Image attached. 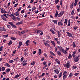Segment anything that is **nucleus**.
<instances>
[{
    "label": "nucleus",
    "mask_w": 80,
    "mask_h": 80,
    "mask_svg": "<svg viewBox=\"0 0 80 80\" xmlns=\"http://www.w3.org/2000/svg\"><path fill=\"white\" fill-rule=\"evenodd\" d=\"M3 50V46H1L0 48V51H2Z\"/></svg>",
    "instance_id": "a18cd8bd"
},
{
    "label": "nucleus",
    "mask_w": 80,
    "mask_h": 80,
    "mask_svg": "<svg viewBox=\"0 0 80 80\" xmlns=\"http://www.w3.org/2000/svg\"><path fill=\"white\" fill-rule=\"evenodd\" d=\"M44 44L45 46H46L47 47H49L50 46V44H48V43H47V42H44Z\"/></svg>",
    "instance_id": "2eb2a0df"
},
{
    "label": "nucleus",
    "mask_w": 80,
    "mask_h": 80,
    "mask_svg": "<svg viewBox=\"0 0 80 80\" xmlns=\"http://www.w3.org/2000/svg\"><path fill=\"white\" fill-rule=\"evenodd\" d=\"M11 40H17V38H16L13 37H11Z\"/></svg>",
    "instance_id": "bb28decb"
},
{
    "label": "nucleus",
    "mask_w": 80,
    "mask_h": 80,
    "mask_svg": "<svg viewBox=\"0 0 80 80\" xmlns=\"http://www.w3.org/2000/svg\"><path fill=\"white\" fill-rule=\"evenodd\" d=\"M57 43L58 45H60V41H57Z\"/></svg>",
    "instance_id": "052dcab7"
},
{
    "label": "nucleus",
    "mask_w": 80,
    "mask_h": 80,
    "mask_svg": "<svg viewBox=\"0 0 80 80\" xmlns=\"http://www.w3.org/2000/svg\"><path fill=\"white\" fill-rule=\"evenodd\" d=\"M63 21H64V19H62L61 20V22L62 23H63Z\"/></svg>",
    "instance_id": "774afa93"
},
{
    "label": "nucleus",
    "mask_w": 80,
    "mask_h": 80,
    "mask_svg": "<svg viewBox=\"0 0 80 80\" xmlns=\"http://www.w3.org/2000/svg\"><path fill=\"white\" fill-rule=\"evenodd\" d=\"M14 14L15 15H16V16H17V17H20V15L19 14V13H18V12L14 13Z\"/></svg>",
    "instance_id": "6e6552de"
},
{
    "label": "nucleus",
    "mask_w": 80,
    "mask_h": 80,
    "mask_svg": "<svg viewBox=\"0 0 80 80\" xmlns=\"http://www.w3.org/2000/svg\"><path fill=\"white\" fill-rule=\"evenodd\" d=\"M28 50V49L27 48L24 50L25 52H27Z\"/></svg>",
    "instance_id": "603ef678"
},
{
    "label": "nucleus",
    "mask_w": 80,
    "mask_h": 80,
    "mask_svg": "<svg viewBox=\"0 0 80 80\" xmlns=\"http://www.w3.org/2000/svg\"><path fill=\"white\" fill-rule=\"evenodd\" d=\"M28 43H29V40H27L26 42V43L27 45H28Z\"/></svg>",
    "instance_id": "7c9ffc66"
},
{
    "label": "nucleus",
    "mask_w": 80,
    "mask_h": 80,
    "mask_svg": "<svg viewBox=\"0 0 80 80\" xmlns=\"http://www.w3.org/2000/svg\"><path fill=\"white\" fill-rule=\"evenodd\" d=\"M58 25L62 26L63 25V24H62V23L61 22H58Z\"/></svg>",
    "instance_id": "4be33fe9"
},
{
    "label": "nucleus",
    "mask_w": 80,
    "mask_h": 80,
    "mask_svg": "<svg viewBox=\"0 0 80 80\" xmlns=\"http://www.w3.org/2000/svg\"><path fill=\"white\" fill-rule=\"evenodd\" d=\"M57 53H58V55H61V53L59 51L57 52Z\"/></svg>",
    "instance_id": "a19ab883"
},
{
    "label": "nucleus",
    "mask_w": 80,
    "mask_h": 80,
    "mask_svg": "<svg viewBox=\"0 0 80 80\" xmlns=\"http://www.w3.org/2000/svg\"><path fill=\"white\" fill-rule=\"evenodd\" d=\"M19 45L20 46H21V45H22V42H20L19 43Z\"/></svg>",
    "instance_id": "09e8293b"
},
{
    "label": "nucleus",
    "mask_w": 80,
    "mask_h": 80,
    "mask_svg": "<svg viewBox=\"0 0 80 80\" xmlns=\"http://www.w3.org/2000/svg\"><path fill=\"white\" fill-rule=\"evenodd\" d=\"M11 16H12L11 17L12 19L13 20H16V17L14 16L13 13H12L11 14Z\"/></svg>",
    "instance_id": "7ed1b4c3"
},
{
    "label": "nucleus",
    "mask_w": 80,
    "mask_h": 80,
    "mask_svg": "<svg viewBox=\"0 0 80 80\" xmlns=\"http://www.w3.org/2000/svg\"><path fill=\"white\" fill-rule=\"evenodd\" d=\"M3 37L5 38V37H8V34L4 35L3 36Z\"/></svg>",
    "instance_id": "e433bc0d"
},
{
    "label": "nucleus",
    "mask_w": 80,
    "mask_h": 80,
    "mask_svg": "<svg viewBox=\"0 0 80 80\" xmlns=\"http://www.w3.org/2000/svg\"><path fill=\"white\" fill-rule=\"evenodd\" d=\"M72 76H73V74L71 73H70L69 74V77H72Z\"/></svg>",
    "instance_id": "8fccbe9b"
},
{
    "label": "nucleus",
    "mask_w": 80,
    "mask_h": 80,
    "mask_svg": "<svg viewBox=\"0 0 80 80\" xmlns=\"http://www.w3.org/2000/svg\"><path fill=\"white\" fill-rule=\"evenodd\" d=\"M58 11H56V14H55V17H57L58 15Z\"/></svg>",
    "instance_id": "412c9836"
},
{
    "label": "nucleus",
    "mask_w": 80,
    "mask_h": 80,
    "mask_svg": "<svg viewBox=\"0 0 80 80\" xmlns=\"http://www.w3.org/2000/svg\"><path fill=\"white\" fill-rule=\"evenodd\" d=\"M59 2L58 0H55V3L56 4H57L58 3V2Z\"/></svg>",
    "instance_id": "c85d7f7f"
},
{
    "label": "nucleus",
    "mask_w": 80,
    "mask_h": 80,
    "mask_svg": "<svg viewBox=\"0 0 80 80\" xmlns=\"http://www.w3.org/2000/svg\"><path fill=\"white\" fill-rule=\"evenodd\" d=\"M50 53H51L52 55H53L54 56H55V54L53 53L52 52V51H50Z\"/></svg>",
    "instance_id": "c756f323"
},
{
    "label": "nucleus",
    "mask_w": 80,
    "mask_h": 80,
    "mask_svg": "<svg viewBox=\"0 0 80 80\" xmlns=\"http://www.w3.org/2000/svg\"><path fill=\"white\" fill-rule=\"evenodd\" d=\"M62 72H61L59 74V78H61V77H62Z\"/></svg>",
    "instance_id": "c9c22d12"
},
{
    "label": "nucleus",
    "mask_w": 80,
    "mask_h": 80,
    "mask_svg": "<svg viewBox=\"0 0 80 80\" xmlns=\"http://www.w3.org/2000/svg\"><path fill=\"white\" fill-rule=\"evenodd\" d=\"M13 33H17V30H14L13 31Z\"/></svg>",
    "instance_id": "de8ad7c7"
},
{
    "label": "nucleus",
    "mask_w": 80,
    "mask_h": 80,
    "mask_svg": "<svg viewBox=\"0 0 80 80\" xmlns=\"http://www.w3.org/2000/svg\"><path fill=\"white\" fill-rule=\"evenodd\" d=\"M75 47H76V45H75V43L74 42L73 43V48H75Z\"/></svg>",
    "instance_id": "a878e982"
},
{
    "label": "nucleus",
    "mask_w": 80,
    "mask_h": 80,
    "mask_svg": "<svg viewBox=\"0 0 80 80\" xmlns=\"http://www.w3.org/2000/svg\"><path fill=\"white\" fill-rule=\"evenodd\" d=\"M50 30L51 32H52V33L53 34H55V32H54V31H53L52 29H50Z\"/></svg>",
    "instance_id": "4c0bfd02"
},
{
    "label": "nucleus",
    "mask_w": 80,
    "mask_h": 80,
    "mask_svg": "<svg viewBox=\"0 0 80 80\" xmlns=\"http://www.w3.org/2000/svg\"><path fill=\"white\" fill-rule=\"evenodd\" d=\"M63 65L64 67H66L67 68H68L70 67V63H67L66 64H64Z\"/></svg>",
    "instance_id": "f257e3e1"
},
{
    "label": "nucleus",
    "mask_w": 80,
    "mask_h": 80,
    "mask_svg": "<svg viewBox=\"0 0 80 80\" xmlns=\"http://www.w3.org/2000/svg\"><path fill=\"white\" fill-rule=\"evenodd\" d=\"M8 24L10 25L11 26L13 24V23L12 22H8Z\"/></svg>",
    "instance_id": "b1692460"
},
{
    "label": "nucleus",
    "mask_w": 80,
    "mask_h": 80,
    "mask_svg": "<svg viewBox=\"0 0 80 80\" xmlns=\"http://www.w3.org/2000/svg\"><path fill=\"white\" fill-rule=\"evenodd\" d=\"M1 18H2V19H3V20H4V21H6V20H7L6 19V18H5V17H4V16H3L2 15Z\"/></svg>",
    "instance_id": "4468645a"
},
{
    "label": "nucleus",
    "mask_w": 80,
    "mask_h": 80,
    "mask_svg": "<svg viewBox=\"0 0 80 80\" xmlns=\"http://www.w3.org/2000/svg\"><path fill=\"white\" fill-rule=\"evenodd\" d=\"M58 37H60V35H61V34H60V31H58Z\"/></svg>",
    "instance_id": "cd10ccee"
},
{
    "label": "nucleus",
    "mask_w": 80,
    "mask_h": 80,
    "mask_svg": "<svg viewBox=\"0 0 80 80\" xmlns=\"http://www.w3.org/2000/svg\"><path fill=\"white\" fill-rule=\"evenodd\" d=\"M39 52H38V54L39 55H40V54L42 53V50L40 49H38Z\"/></svg>",
    "instance_id": "f8f14e48"
},
{
    "label": "nucleus",
    "mask_w": 80,
    "mask_h": 80,
    "mask_svg": "<svg viewBox=\"0 0 80 80\" xmlns=\"http://www.w3.org/2000/svg\"><path fill=\"white\" fill-rule=\"evenodd\" d=\"M44 56L46 58H47L48 57V56H47V54L45 53L44 54Z\"/></svg>",
    "instance_id": "6e6d98bb"
},
{
    "label": "nucleus",
    "mask_w": 80,
    "mask_h": 80,
    "mask_svg": "<svg viewBox=\"0 0 80 80\" xmlns=\"http://www.w3.org/2000/svg\"><path fill=\"white\" fill-rule=\"evenodd\" d=\"M36 8H32V11H33V10H35V9Z\"/></svg>",
    "instance_id": "4d7b16f0"
},
{
    "label": "nucleus",
    "mask_w": 80,
    "mask_h": 80,
    "mask_svg": "<svg viewBox=\"0 0 80 80\" xmlns=\"http://www.w3.org/2000/svg\"><path fill=\"white\" fill-rule=\"evenodd\" d=\"M18 33H19V35H20V36H22V34L21 33V32L20 31H19L18 32Z\"/></svg>",
    "instance_id": "864d4df0"
},
{
    "label": "nucleus",
    "mask_w": 80,
    "mask_h": 80,
    "mask_svg": "<svg viewBox=\"0 0 80 80\" xmlns=\"http://www.w3.org/2000/svg\"><path fill=\"white\" fill-rule=\"evenodd\" d=\"M0 31L2 32H5L6 29L3 27H0Z\"/></svg>",
    "instance_id": "f03ea898"
},
{
    "label": "nucleus",
    "mask_w": 80,
    "mask_h": 80,
    "mask_svg": "<svg viewBox=\"0 0 80 80\" xmlns=\"http://www.w3.org/2000/svg\"><path fill=\"white\" fill-rule=\"evenodd\" d=\"M72 57V55L71 54H70L68 56V58H70Z\"/></svg>",
    "instance_id": "49530a36"
},
{
    "label": "nucleus",
    "mask_w": 80,
    "mask_h": 80,
    "mask_svg": "<svg viewBox=\"0 0 80 80\" xmlns=\"http://www.w3.org/2000/svg\"><path fill=\"white\" fill-rule=\"evenodd\" d=\"M36 51H33L32 52V53L33 54H35V53H36Z\"/></svg>",
    "instance_id": "338daca9"
},
{
    "label": "nucleus",
    "mask_w": 80,
    "mask_h": 80,
    "mask_svg": "<svg viewBox=\"0 0 80 80\" xmlns=\"http://www.w3.org/2000/svg\"><path fill=\"white\" fill-rule=\"evenodd\" d=\"M79 59L77 57H76L74 58V61L75 62H77L78 61Z\"/></svg>",
    "instance_id": "0eeeda50"
},
{
    "label": "nucleus",
    "mask_w": 80,
    "mask_h": 80,
    "mask_svg": "<svg viewBox=\"0 0 80 80\" xmlns=\"http://www.w3.org/2000/svg\"><path fill=\"white\" fill-rule=\"evenodd\" d=\"M52 22H54V23H55V24H57V20H53L52 21Z\"/></svg>",
    "instance_id": "6ab92c4d"
},
{
    "label": "nucleus",
    "mask_w": 80,
    "mask_h": 80,
    "mask_svg": "<svg viewBox=\"0 0 80 80\" xmlns=\"http://www.w3.org/2000/svg\"><path fill=\"white\" fill-rule=\"evenodd\" d=\"M13 61L12 60H11L9 61V63H13Z\"/></svg>",
    "instance_id": "69168bd1"
},
{
    "label": "nucleus",
    "mask_w": 80,
    "mask_h": 80,
    "mask_svg": "<svg viewBox=\"0 0 80 80\" xmlns=\"http://www.w3.org/2000/svg\"><path fill=\"white\" fill-rule=\"evenodd\" d=\"M67 71H65L63 73V75H66V74H67Z\"/></svg>",
    "instance_id": "37998d69"
},
{
    "label": "nucleus",
    "mask_w": 80,
    "mask_h": 80,
    "mask_svg": "<svg viewBox=\"0 0 80 80\" xmlns=\"http://www.w3.org/2000/svg\"><path fill=\"white\" fill-rule=\"evenodd\" d=\"M7 28H9V29L11 28V26L10 25H7Z\"/></svg>",
    "instance_id": "5701e85b"
},
{
    "label": "nucleus",
    "mask_w": 80,
    "mask_h": 80,
    "mask_svg": "<svg viewBox=\"0 0 80 80\" xmlns=\"http://www.w3.org/2000/svg\"><path fill=\"white\" fill-rule=\"evenodd\" d=\"M23 23V22L22 21L20 22H17L16 25H20V24H22V23Z\"/></svg>",
    "instance_id": "ddd939ff"
},
{
    "label": "nucleus",
    "mask_w": 80,
    "mask_h": 80,
    "mask_svg": "<svg viewBox=\"0 0 80 80\" xmlns=\"http://www.w3.org/2000/svg\"><path fill=\"white\" fill-rule=\"evenodd\" d=\"M12 43V40H10L9 42H8V45H10Z\"/></svg>",
    "instance_id": "393cba45"
},
{
    "label": "nucleus",
    "mask_w": 80,
    "mask_h": 80,
    "mask_svg": "<svg viewBox=\"0 0 80 80\" xmlns=\"http://www.w3.org/2000/svg\"><path fill=\"white\" fill-rule=\"evenodd\" d=\"M63 11H62L60 12L58 14V17H61V16H62V15H63Z\"/></svg>",
    "instance_id": "20e7f679"
},
{
    "label": "nucleus",
    "mask_w": 80,
    "mask_h": 80,
    "mask_svg": "<svg viewBox=\"0 0 80 80\" xmlns=\"http://www.w3.org/2000/svg\"><path fill=\"white\" fill-rule=\"evenodd\" d=\"M28 32V30H24L23 31L21 32V33L22 34H23L24 33H25V32Z\"/></svg>",
    "instance_id": "aec40b11"
},
{
    "label": "nucleus",
    "mask_w": 80,
    "mask_h": 80,
    "mask_svg": "<svg viewBox=\"0 0 80 80\" xmlns=\"http://www.w3.org/2000/svg\"><path fill=\"white\" fill-rule=\"evenodd\" d=\"M6 66H7V67H10V65H9V64L8 63H6Z\"/></svg>",
    "instance_id": "58836bf2"
},
{
    "label": "nucleus",
    "mask_w": 80,
    "mask_h": 80,
    "mask_svg": "<svg viewBox=\"0 0 80 80\" xmlns=\"http://www.w3.org/2000/svg\"><path fill=\"white\" fill-rule=\"evenodd\" d=\"M23 60V58H22L21 59V62H22Z\"/></svg>",
    "instance_id": "680f3d73"
},
{
    "label": "nucleus",
    "mask_w": 80,
    "mask_h": 80,
    "mask_svg": "<svg viewBox=\"0 0 80 80\" xmlns=\"http://www.w3.org/2000/svg\"><path fill=\"white\" fill-rule=\"evenodd\" d=\"M58 48H59V49L60 51V52H61L62 51V49L63 48H62V47L61 46L60 47H59L58 46Z\"/></svg>",
    "instance_id": "dca6fc26"
},
{
    "label": "nucleus",
    "mask_w": 80,
    "mask_h": 80,
    "mask_svg": "<svg viewBox=\"0 0 80 80\" xmlns=\"http://www.w3.org/2000/svg\"><path fill=\"white\" fill-rule=\"evenodd\" d=\"M5 67H2V71H5Z\"/></svg>",
    "instance_id": "3c124183"
},
{
    "label": "nucleus",
    "mask_w": 80,
    "mask_h": 80,
    "mask_svg": "<svg viewBox=\"0 0 80 80\" xmlns=\"http://www.w3.org/2000/svg\"><path fill=\"white\" fill-rule=\"evenodd\" d=\"M73 13H74V10H73L71 12V14L72 15H73Z\"/></svg>",
    "instance_id": "e2e57ef3"
},
{
    "label": "nucleus",
    "mask_w": 80,
    "mask_h": 80,
    "mask_svg": "<svg viewBox=\"0 0 80 80\" xmlns=\"http://www.w3.org/2000/svg\"><path fill=\"white\" fill-rule=\"evenodd\" d=\"M12 26V27H14V28H17V27L16 26H15V25H13V24Z\"/></svg>",
    "instance_id": "c03bdc74"
},
{
    "label": "nucleus",
    "mask_w": 80,
    "mask_h": 80,
    "mask_svg": "<svg viewBox=\"0 0 80 80\" xmlns=\"http://www.w3.org/2000/svg\"><path fill=\"white\" fill-rule=\"evenodd\" d=\"M35 62L33 61L31 63V65H35Z\"/></svg>",
    "instance_id": "473e14b6"
},
{
    "label": "nucleus",
    "mask_w": 80,
    "mask_h": 80,
    "mask_svg": "<svg viewBox=\"0 0 80 80\" xmlns=\"http://www.w3.org/2000/svg\"><path fill=\"white\" fill-rule=\"evenodd\" d=\"M56 62H57L58 64H60V61H59L57 59H56Z\"/></svg>",
    "instance_id": "f3484780"
},
{
    "label": "nucleus",
    "mask_w": 80,
    "mask_h": 80,
    "mask_svg": "<svg viewBox=\"0 0 80 80\" xmlns=\"http://www.w3.org/2000/svg\"><path fill=\"white\" fill-rule=\"evenodd\" d=\"M27 64V60H24L22 62V65L23 66H25V65H26Z\"/></svg>",
    "instance_id": "39448f33"
},
{
    "label": "nucleus",
    "mask_w": 80,
    "mask_h": 80,
    "mask_svg": "<svg viewBox=\"0 0 80 80\" xmlns=\"http://www.w3.org/2000/svg\"><path fill=\"white\" fill-rule=\"evenodd\" d=\"M19 77V75L18 74H17L15 76V78H18Z\"/></svg>",
    "instance_id": "f704fd0d"
},
{
    "label": "nucleus",
    "mask_w": 80,
    "mask_h": 80,
    "mask_svg": "<svg viewBox=\"0 0 80 80\" xmlns=\"http://www.w3.org/2000/svg\"><path fill=\"white\" fill-rule=\"evenodd\" d=\"M66 77H67V75H64L63 77V80H65V78H66Z\"/></svg>",
    "instance_id": "2f4dec72"
},
{
    "label": "nucleus",
    "mask_w": 80,
    "mask_h": 80,
    "mask_svg": "<svg viewBox=\"0 0 80 80\" xmlns=\"http://www.w3.org/2000/svg\"><path fill=\"white\" fill-rule=\"evenodd\" d=\"M77 2H78V0H75V2L73 3V4H74V7H75V6H76V5H77Z\"/></svg>",
    "instance_id": "9d476101"
},
{
    "label": "nucleus",
    "mask_w": 80,
    "mask_h": 80,
    "mask_svg": "<svg viewBox=\"0 0 80 80\" xmlns=\"http://www.w3.org/2000/svg\"><path fill=\"white\" fill-rule=\"evenodd\" d=\"M61 51L63 53H64L65 54H66V53H67V52H66V51H65V50L64 49H62V50H61Z\"/></svg>",
    "instance_id": "9b49d317"
},
{
    "label": "nucleus",
    "mask_w": 80,
    "mask_h": 80,
    "mask_svg": "<svg viewBox=\"0 0 80 80\" xmlns=\"http://www.w3.org/2000/svg\"><path fill=\"white\" fill-rule=\"evenodd\" d=\"M78 74H79V73H76L74 74V75L75 76H77V75H78Z\"/></svg>",
    "instance_id": "13d9d810"
},
{
    "label": "nucleus",
    "mask_w": 80,
    "mask_h": 80,
    "mask_svg": "<svg viewBox=\"0 0 80 80\" xmlns=\"http://www.w3.org/2000/svg\"><path fill=\"white\" fill-rule=\"evenodd\" d=\"M67 34H68V36H69V37H73V35H72V34L69 33V32H67Z\"/></svg>",
    "instance_id": "423d86ee"
},
{
    "label": "nucleus",
    "mask_w": 80,
    "mask_h": 80,
    "mask_svg": "<svg viewBox=\"0 0 80 80\" xmlns=\"http://www.w3.org/2000/svg\"><path fill=\"white\" fill-rule=\"evenodd\" d=\"M67 22H68V20L67 19H66L65 20L64 23H66V24H67Z\"/></svg>",
    "instance_id": "72a5a7b5"
},
{
    "label": "nucleus",
    "mask_w": 80,
    "mask_h": 80,
    "mask_svg": "<svg viewBox=\"0 0 80 80\" xmlns=\"http://www.w3.org/2000/svg\"><path fill=\"white\" fill-rule=\"evenodd\" d=\"M24 12H25V10H22L21 12V13H24Z\"/></svg>",
    "instance_id": "0e129e2a"
},
{
    "label": "nucleus",
    "mask_w": 80,
    "mask_h": 80,
    "mask_svg": "<svg viewBox=\"0 0 80 80\" xmlns=\"http://www.w3.org/2000/svg\"><path fill=\"white\" fill-rule=\"evenodd\" d=\"M75 3V2H73L72 3V4L70 6L71 8H72L73 7V3Z\"/></svg>",
    "instance_id": "a211bd4d"
},
{
    "label": "nucleus",
    "mask_w": 80,
    "mask_h": 80,
    "mask_svg": "<svg viewBox=\"0 0 80 80\" xmlns=\"http://www.w3.org/2000/svg\"><path fill=\"white\" fill-rule=\"evenodd\" d=\"M7 13V12H6V11L4 10L2 12V13Z\"/></svg>",
    "instance_id": "bf43d9fd"
},
{
    "label": "nucleus",
    "mask_w": 80,
    "mask_h": 80,
    "mask_svg": "<svg viewBox=\"0 0 80 80\" xmlns=\"http://www.w3.org/2000/svg\"><path fill=\"white\" fill-rule=\"evenodd\" d=\"M10 69H7V71H6V72L7 73H8V72H9L10 71Z\"/></svg>",
    "instance_id": "ea45409f"
},
{
    "label": "nucleus",
    "mask_w": 80,
    "mask_h": 80,
    "mask_svg": "<svg viewBox=\"0 0 80 80\" xmlns=\"http://www.w3.org/2000/svg\"><path fill=\"white\" fill-rule=\"evenodd\" d=\"M55 72L57 73V74H58L59 73V71L58 70V69H56L54 70Z\"/></svg>",
    "instance_id": "1a4fd4ad"
},
{
    "label": "nucleus",
    "mask_w": 80,
    "mask_h": 80,
    "mask_svg": "<svg viewBox=\"0 0 80 80\" xmlns=\"http://www.w3.org/2000/svg\"><path fill=\"white\" fill-rule=\"evenodd\" d=\"M42 32V31L38 30L37 31V33H40V32Z\"/></svg>",
    "instance_id": "79ce46f5"
},
{
    "label": "nucleus",
    "mask_w": 80,
    "mask_h": 80,
    "mask_svg": "<svg viewBox=\"0 0 80 80\" xmlns=\"http://www.w3.org/2000/svg\"><path fill=\"white\" fill-rule=\"evenodd\" d=\"M60 6H57V8H58V10H60Z\"/></svg>",
    "instance_id": "5fc2aeb1"
}]
</instances>
